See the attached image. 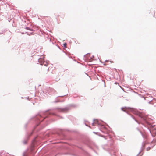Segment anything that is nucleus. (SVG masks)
Wrapping results in <instances>:
<instances>
[{
  "instance_id": "obj_4",
  "label": "nucleus",
  "mask_w": 156,
  "mask_h": 156,
  "mask_svg": "<svg viewBox=\"0 0 156 156\" xmlns=\"http://www.w3.org/2000/svg\"><path fill=\"white\" fill-rule=\"evenodd\" d=\"M67 44L66 43H65L64 44V47H66V46Z\"/></svg>"
},
{
  "instance_id": "obj_3",
  "label": "nucleus",
  "mask_w": 156,
  "mask_h": 156,
  "mask_svg": "<svg viewBox=\"0 0 156 156\" xmlns=\"http://www.w3.org/2000/svg\"><path fill=\"white\" fill-rule=\"evenodd\" d=\"M151 149V148L150 147H148L146 148V150L147 151H149L150 149Z\"/></svg>"
},
{
  "instance_id": "obj_1",
  "label": "nucleus",
  "mask_w": 156,
  "mask_h": 156,
  "mask_svg": "<svg viewBox=\"0 0 156 156\" xmlns=\"http://www.w3.org/2000/svg\"><path fill=\"white\" fill-rule=\"evenodd\" d=\"M121 109L123 111L126 112L128 110H131L132 108L129 107H125L124 108H121Z\"/></svg>"
},
{
  "instance_id": "obj_2",
  "label": "nucleus",
  "mask_w": 156,
  "mask_h": 156,
  "mask_svg": "<svg viewBox=\"0 0 156 156\" xmlns=\"http://www.w3.org/2000/svg\"><path fill=\"white\" fill-rule=\"evenodd\" d=\"M41 65H43L44 66H47L48 65V63L47 62H43V64H41Z\"/></svg>"
},
{
  "instance_id": "obj_6",
  "label": "nucleus",
  "mask_w": 156,
  "mask_h": 156,
  "mask_svg": "<svg viewBox=\"0 0 156 156\" xmlns=\"http://www.w3.org/2000/svg\"><path fill=\"white\" fill-rule=\"evenodd\" d=\"M27 29H28V30H30L29 29V28H28V27L27 28Z\"/></svg>"
},
{
  "instance_id": "obj_5",
  "label": "nucleus",
  "mask_w": 156,
  "mask_h": 156,
  "mask_svg": "<svg viewBox=\"0 0 156 156\" xmlns=\"http://www.w3.org/2000/svg\"><path fill=\"white\" fill-rule=\"evenodd\" d=\"M46 69H47V72H48V68H46Z\"/></svg>"
}]
</instances>
